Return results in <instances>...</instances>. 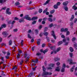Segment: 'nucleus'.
Listing matches in <instances>:
<instances>
[{
    "instance_id": "obj_61",
    "label": "nucleus",
    "mask_w": 77,
    "mask_h": 77,
    "mask_svg": "<svg viewBox=\"0 0 77 77\" xmlns=\"http://www.w3.org/2000/svg\"><path fill=\"white\" fill-rule=\"evenodd\" d=\"M47 30H48V28L47 27H45V32H46Z\"/></svg>"
},
{
    "instance_id": "obj_17",
    "label": "nucleus",
    "mask_w": 77,
    "mask_h": 77,
    "mask_svg": "<svg viewBox=\"0 0 77 77\" xmlns=\"http://www.w3.org/2000/svg\"><path fill=\"white\" fill-rule=\"evenodd\" d=\"M3 28H5L6 27V24L5 23H4L1 26Z\"/></svg>"
},
{
    "instance_id": "obj_30",
    "label": "nucleus",
    "mask_w": 77,
    "mask_h": 77,
    "mask_svg": "<svg viewBox=\"0 0 77 77\" xmlns=\"http://www.w3.org/2000/svg\"><path fill=\"white\" fill-rule=\"evenodd\" d=\"M48 21H49V22H52L53 21V19H52V18L49 17L48 19Z\"/></svg>"
},
{
    "instance_id": "obj_63",
    "label": "nucleus",
    "mask_w": 77,
    "mask_h": 77,
    "mask_svg": "<svg viewBox=\"0 0 77 77\" xmlns=\"http://www.w3.org/2000/svg\"><path fill=\"white\" fill-rule=\"evenodd\" d=\"M60 62H58L56 63V65L57 66H59V65H60Z\"/></svg>"
},
{
    "instance_id": "obj_45",
    "label": "nucleus",
    "mask_w": 77,
    "mask_h": 77,
    "mask_svg": "<svg viewBox=\"0 0 77 77\" xmlns=\"http://www.w3.org/2000/svg\"><path fill=\"white\" fill-rule=\"evenodd\" d=\"M35 48V46H34L31 49L32 50V51H34Z\"/></svg>"
},
{
    "instance_id": "obj_28",
    "label": "nucleus",
    "mask_w": 77,
    "mask_h": 77,
    "mask_svg": "<svg viewBox=\"0 0 77 77\" xmlns=\"http://www.w3.org/2000/svg\"><path fill=\"white\" fill-rule=\"evenodd\" d=\"M54 8L55 9H57L58 8V6L57 5H55L54 6Z\"/></svg>"
},
{
    "instance_id": "obj_25",
    "label": "nucleus",
    "mask_w": 77,
    "mask_h": 77,
    "mask_svg": "<svg viewBox=\"0 0 77 77\" xmlns=\"http://www.w3.org/2000/svg\"><path fill=\"white\" fill-rule=\"evenodd\" d=\"M70 51L71 52H73L74 51V49L72 47H70L69 48Z\"/></svg>"
},
{
    "instance_id": "obj_33",
    "label": "nucleus",
    "mask_w": 77,
    "mask_h": 77,
    "mask_svg": "<svg viewBox=\"0 0 77 77\" xmlns=\"http://www.w3.org/2000/svg\"><path fill=\"white\" fill-rule=\"evenodd\" d=\"M65 68H62L61 69V71L62 72H65Z\"/></svg>"
},
{
    "instance_id": "obj_22",
    "label": "nucleus",
    "mask_w": 77,
    "mask_h": 77,
    "mask_svg": "<svg viewBox=\"0 0 77 77\" xmlns=\"http://www.w3.org/2000/svg\"><path fill=\"white\" fill-rule=\"evenodd\" d=\"M74 15H72V17H71L70 19V21H72V20H73V19H74Z\"/></svg>"
},
{
    "instance_id": "obj_49",
    "label": "nucleus",
    "mask_w": 77,
    "mask_h": 77,
    "mask_svg": "<svg viewBox=\"0 0 77 77\" xmlns=\"http://www.w3.org/2000/svg\"><path fill=\"white\" fill-rule=\"evenodd\" d=\"M69 55L70 56V57L71 58L72 57V56H73V54H72V53H70Z\"/></svg>"
},
{
    "instance_id": "obj_8",
    "label": "nucleus",
    "mask_w": 77,
    "mask_h": 77,
    "mask_svg": "<svg viewBox=\"0 0 77 77\" xmlns=\"http://www.w3.org/2000/svg\"><path fill=\"white\" fill-rule=\"evenodd\" d=\"M48 73V72H46L45 71L43 72V73L42 74V76H44V75H47Z\"/></svg>"
},
{
    "instance_id": "obj_31",
    "label": "nucleus",
    "mask_w": 77,
    "mask_h": 77,
    "mask_svg": "<svg viewBox=\"0 0 77 77\" xmlns=\"http://www.w3.org/2000/svg\"><path fill=\"white\" fill-rule=\"evenodd\" d=\"M20 3L18 2H16L15 4V6H18V5H20Z\"/></svg>"
},
{
    "instance_id": "obj_44",
    "label": "nucleus",
    "mask_w": 77,
    "mask_h": 77,
    "mask_svg": "<svg viewBox=\"0 0 77 77\" xmlns=\"http://www.w3.org/2000/svg\"><path fill=\"white\" fill-rule=\"evenodd\" d=\"M70 33L69 32V31H67L66 32V35L67 36H68V35H69V34Z\"/></svg>"
},
{
    "instance_id": "obj_56",
    "label": "nucleus",
    "mask_w": 77,
    "mask_h": 77,
    "mask_svg": "<svg viewBox=\"0 0 77 77\" xmlns=\"http://www.w3.org/2000/svg\"><path fill=\"white\" fill-rule=\"evenodd\" d=\"M45 43H43L42 45V47L43 48L45 47Z\"/></svg>"
},
{
    "instance_id": "obj_6",
    "label": "nucleus",
    "mask_w": 77,
    "mask_h": 77,
    "mask_svg": "<svg viewBox=\"0 0 77 77\" xmlns=\"http://www.w3.org/2000/svg\"><path fill=\"white\" fill-rule=\"evenodd\" d=\"M51 32L52 33L51 34V35L53 36L54 39H56L57 37L55 35V34L54 33V31H52Z\"/></svg>"
},
{
    "instance_id": "obj_60",
    "label": "nucleus",
    "mask_w": 77,
    "mask_h": 77,
    "mask_svg": "<svg viewBox=\"0 0 77 77\" xmlns=\"http://www.w3.org/2000/svg\"><path fill=\"white\" fill-rule=\"evenodd\" d=\"M38 61H39L37 59H36L35 60L34 63H38Z\"/></svg>"
},
{
    "instance_id": "obj_1",
    "label": "nucleus",
    "mask_w": 77,
    "mask_h": 77,
    "mask_svg": "<svg viewBox=\"0 0 77 77\" xmlns=\"http://www.w3.org/2000/svg\"><path fill=\"white\" fill-rule=\"evenodd\" d=\"M68 1L65 2L63 3V5L64 6V9L66 11H68V8L67 7V5L68 4Z\"/></svg>"
},
{
    "instance_id": "obj_36",
    "label": "nucleus",
    "mask_w": 77,
    "mask_h": 77,
    "mask_svg": "<svg viewBox=\"0 0 77 77\" xmlns=\"http://www.w3.org/2000/svg\"><path fill=\"white\" fill-rule=\"evenodd\" d=\"M68 31V29L67 28H65L64 29V32H66Z\"/></svg>"
},
{
    "instance_id": "obj_11",
    "label": "nucleus",
    "mask_w": 77,
    "mask_h": 77,
    "mask_svg": "<svg viewBox=\"0 0 77 77\" xmlns=\"http://www.w3.org/2000/svg\"><path fill=\"white\" fill-rule=\"evenodd\" d=\"M56 26H54V25H53V24L52 23L49 25V27L50 28H51L53 26L54 27H56Z\"/></svg>"
},
{
    "instance_id": "obj_13",
    "label": "nucleus",
    "mask_w": 77,
    "mask_h": 77,
    "mask_svg": "<svg viewBox=\"0 0 77 77\" xmlns=\"http://www.w3.org/2000/svg\"><path fill=\"white\" fill-rule=\"evenodd\" d=\"M2 74H1V76H2L3 77H6V75L4 74V73H5V72H3V71H2Z\"/></svg>"
},
{
    "instance_id": "obj_14",
    "label": "nucleus",
    "mask_w": 77,
    "mask_h": 77,
    "mask_svg": "<svg viewBox=\"0 0 77 77\" xmlns=\"http://www.w3.org/2000/svg\"><path fill=\"white\" fill-rule=\"evenodd\" d=\"M20 23H24V20L23 18H20L19 20Z\"/></svg>"
},
{
    "instance_id": "obj_39",
    "label": "nucleus",
    "mask_w": 77,
    "mask_h": 77,
    "mask_svg": "<svg viewBox=\"0 0 77 77\" xmlns=\"http://www.w3.org/2000/svg\"><path fill=\"white\" fill-rule=\"evenodd\" d=\"M9 45H12V40H10L9 41Z\"/></svg>"
},
{
    "instance_id": "obj_18",
    "label": "nucleus",
    "mask_w": 77,
    "mask_h": 77,
    "mask_svg": "<svg viewBox=\"0 0 77 77\" xmlns=\"http://www.w3.org/2000/svg\"><path fill=\"white\" fill-rule=\"evenodd\" d=\"M75 67V66H73L72 68L70 69V72H73L74 71V67Z\"/></svg>"
},
{
    "instance_id": "obj_51",
    "label": "nucleus",
    "mask_w": 77,
    "mask_h": 77,
    "mask_svg": "<svg viewBox=\"0 0 77 77\" xmlns=\"http://www.w3.org/2000/svg\"><path fill=\"white\" fill-rule=\"evenodd\" d=\"M76 40V39L75 38L73 37L72 38V41L73 42V41H75Z\"/></svg>"
},
{
    "instance_id": "obj_7",
    "label": "nucleus",
    "mask_w": 77,
    "mask_h": 77,
    "mask_svg": "<svg viewBox=\"0 0 77 77\" xmlns=\"http://www.w3.org/2000/svg\"><path fill=\"white\" fill-rule=\"evenodd\" d=\"M9 10H10V8H7L6 10V12L7 14H8V15H11V12H9Z\"/></svg>"
},
{
    "instance_id": "obj_42",
    "label": "nucleus",
    "mask_w": 77,
    "mask_h": 77,
    "mask_svg": "<svg viewBox=\"0 0 77 77\" xmlns=\"http://www.w3.org/2000/svg\"><path fill=\"white\" fill-rule=\"evenodd\" d=\"M36 20H34L32 22V24H35L36 23Z\"/></svg>"
},
{
    "instance_id": "obj_21",
    "label": "nucleus",
    "mask_w": 77,
    "mask_h": 77,
    "mask_svg": "<svg viewBox=\"0 0 77 77\" xmlns=\"http://www.w3.org/2000/svg\"><path fill=\"white\" fill-rule=\"evenodd\" d=\"M50 0H47L46 2L44 4V5H47V3H48Z\"/></svg>"
},
{
    "instance_id": "obj_43",
    "label": "nucleus",
    "mask_w": 77,
    "mask_h": 77,
    "mask_svg": "<svg viewBox=\"0 0 77 77\" xmlns=\"http://www.w3.org/2000/svg\"><path fill=\"white\" fill-rule=\"evenodd\" d=\"M1 60H2V62H5V60H4V57H1Z\"/></svg>"
},
{
    "instance_id": "obj_41",
    "label": "nucleus",
    "mask_w": 77,
    "mask_h": 77,
    "mask_svg": "<svg viewBox=\"0 0 77 77\" xmlns=\"http://www.w3.org/2000/svg\"><path fill=\"white\" fill-rule=\"evenodd\" d=\"M23 62L24 61H23V60H22L20 63V65L21 66L23 65Z\"/></svg>"
},
{
    "instance_id": "obj_47",
    "label": "nucleus",
    "mask_w": 77,
    "mask_h": 77,
    "mask_svg": "<svg viewBox=\"0 0 77 77\" xmlns=\"http://www.w3.org/2000/svg\"><path fill=\"white\" fill-rule=\"evenodd\" d=\"M60 32H64V28H62L60 30Z\"/></svg>"
},
{
    "instance_id": "obj_53",
    "label": "nucleus",
    "mask_w": 77,
    "mask_h": 77,
    "mask_svg": "<svg viewBox=\"0 0 77 77\" xmlns=\"http://www.w3.org/2000/svg\"><path fill=\"white\" fill-rule=\"evenodd\" d=\"M38 12L40 13H41L42 12V9H39Z\"/></svg>"
},
{
    "instance_id": "obj_24",
    "label": "nucleus",
    "mask_w": 77,
    "mask_h": 77,
    "mask_svg": "<svg viewBox=\"0 0 77 77\" xmlns=\"http://www.w3.org/2000/svg\"><path fill=\"white\" fill-rule=\"evenodd\" d=\"M55 71H60V69H59V66H57L55 69Z\"/></svg>"
},
{
    "instance_id": "obj_2",
    "label": "nucleus",
    "mask_w": 77,
    "mask_h": 77,
    "mask_svg": "<svg viewBox=\"0 0 77 77\" xmlns=\"http://www.w3.org/2000/svg\"><path fill=\"white\" fill-rule=\"evenodd\" d=\"M69 62V64L70 65H75L77 64V62H73V60L71 58L68 59L67 60Z\"/></svg>"
},
{
    "instance_id": "obj_46",
    "label": "nucleus",
    "mask_w": 77,
    "mask_h": 77,
    "mask_svg": "<svg viewBox=\"0 0 77 77\" xmlns=\"http://www.w3.org/2000/svg\"><path fill=\"white\" fill-rule=\"evenodd\" d=\"M47 17H44L43 18V21H47Z\"/></svg>"
},
{
    "instance_id": "obj_54",
    "label": "nucleus",
    "mask_w": 77,
    "mask_h": 77,
    "mask_svg": "<svg viewBox=\"0 0 77 77\" xmlns=\"http://www.w3.org/2000/svg\"><path fill=\"white\" fill-rule=\"evenodd\" d=\"M11 22H12V21L10 20L8 22V24H11Z\"/></svg>"
},
{
    "instance_id": "obj_38",
    "label": "nucleus",
    "mask_w": 77,
    "mask_h": 77,
    "mask_svg": "<svg viewBox=\"0 0 77 77\" xmlns=\"http://www.w3.org/2000/svg\"><path fill=\"white\" fill-rule=\"evenodd\" d=\"M28 55V54H27V53H24V58H26Z\"/></svg>"
},
{
    "instance_id": "obj_4",
    "label": "nucleus",
    "mask_w": 77,
    "mask_h": 77,
    "mask_svg": "<svg viewBox=\"0 0 77 77\" xmlns=\"http://www.w3.org/2000/svg\"><path fill=\"white\" fill-rule=\"evenodd\" d=\"M24 18L27 20H28L29 21H31L32 20V19L30 17H29V15H26V16L24 17Z\"/></svg>"
},
{
    "instance_id": "obj_20",
    "label": "nucleus",
    "mask_w": 77,
    "mask_h": 77,
    "mask_svg": "<svg viewBox=\"0 0 77 77\" xmlns=\"http://www.w3.org/2000/svg\"><path fill=\"white\" fill-rule=\"evenodd\" d=\"M63 44V42L62 41H60L58 43V45H60L61 44Z\"/></svg>"
},
{
    "instance_id": "obj_59",
    "label": "nucleus",
    "mask_w": 77,
    "mask_h": 77,
    "mask_svg": "<svg viewBox=\"0 0 77 77\" xmlns=\"http://www.w3.org/2000/svg\"><path fill=\"white\" fill-rule=\"evenodd\" d=\"M57 6H60V2H57Z\"/></svg>"
},
{
    "instance_id": "obj_16",
    "label": "nucleus",
    "mask_w": 77,
    "mask_h": 77,
    "mask_svg": "<svg viewBox=\"0 0 77 77\" xmlns=\"http://www.w3.org/2000/svg\"><path fill=\"white\" fill-rule=\"evenodd\" d=\"M72 9H74V10H77V7L75 6V5H74L72 7Z\"/></svg>"
},
{
    "instance_id": "obj_12",
    "label": "nucleus",
    "mask_w": 77,
    "mask_h": 77,
    "mask_svg": "<svg viewBox=\"0 0 77 77\" xmlns=\"http://www.w3.org/2000/svg\"><path fill=\"white\" fill-rule=\"evenodd\" d=\"M38 42H37V44L38 45H39L41 44V39H39L37 40Z\"/></svg>"
},
{
    "instance_id": "obj_50",
    "label": "nucleus",
    "mask_w": 77,
    "mask_h": 77,
    "mask_svg": "<svg viewBox=\"0 0 77 77\" xmlns=\"http://www.w3.org/2000/svg\"><path fill=\"white\" fill-rule=\"evenodd\" d=\"M51 42H52V43H55L56 41L52 39L51 40Z\"/></svg>"
},
{
    "instance_id": "obj_57",
    "label": "nucleus",
    "mask_w": 77,
    "mask_h": 77,
    "mask_svg": "<svg viewBox=\"0 0 77 77\" xmlns=\"http://www.w3.org/2000/svg\"><path fill=\"white\" fill-rule=\"evenodd\" d=\"M41 53H37L36 54V55L38 56H41Z\"/></svg>"
},
{
    "instance_id": "obj_19",
    "label": "nucleus",
    "mask_w": 77,
    "mask_h": 77,
    "mask_svg": "<svg viewBox=\"0 0 77 77\" xmlns=\"http://www.w3.org/2000/svg\"><path fill=\"white\" fill-rule=\"evenodd\" d=\"M55 12V10H54V9L52 10L50 12V14H54V13Z\"/></svg>"
},
{
    "instance_id": "obj_48",
    "label": "nucleus",
    "mask_w": 77,
    "mask_h": 77,
    "mask_svg": "<svg viewBox=\"0 0 77 77\" xmlns=\"http://www.w3.org/2000/svg\"><path fill=\"white\" fill-rule=\"evenodd\" d=\"M28 38H30V39H31L32 38V37H31V36H30V34H28Z\"/></svg>"
},
{
    "instance_id": "obj_29",
    "label": "nucleus",
    "mask_w": 77,
    "mask_h": 77,
    "mask_svg": "<svg viewBox=\"0 0 77 77\" xmlns=\"http://www.w3.org/2000/svg\"><path fill=\"white\" fill-rule=\"evenodd\" d=\"M54 65V64L51 63L48 64L49 66H51V67H53Z\"/></svg>"
},
{
    "instance_id": "obj_5",
    "label": "nucleus",
    "mask_w": 77,
    "mask_h": 77,
    "mask_svg": "<svg viewBox=\"0 0 77 77\" xmlns=\"http://www.w3.org/2000/svg\"><path fill=\"white\" fill-rule=\"evenodd\" d=\"M2 35H4V37L5 38H6V36H7L9 35V34L7 33V32L6 31H4L2 33Z\"/></svg>"
},
{
    "instance_id": "obj_10",
    "label": "nucleus",
    "mask_w": 77,
    "mask_h": 77,
    "mask_svg": "<svg viewBox=\"0 0 77 77\" xmlns=\"http://www.w3.org/2000/svg\"><path fill=\"white\" fill-rule=\"evenodd\" d=\"M38 18V17H34L32 18V21H34L35 20H37Z\"/></svg>"
},
{
    "instance_id": "obj_9",
    "label": "nucleus",
    "mask_w": 77,
    "mask_h": 77,
    "mask_svg": "<svg viewBox=\"0 0 77 77\" xmlns=\"http://www.w3.org/2000/svg\"><path fill=\"white\" fill-rule=\"evenodd\" d=\"M51 50H56V46H52L50 47Z\"/></svg>"
},
{
    "instance_id": "obj_64",
    "label": "nucleus",
    "mask_w": 77,
    "mask_h": 77,
    "mask_svg": "<svg viewBox=\"0 0 77 77\" xmlns=\"http://www.w3.org/2000/svg\"><path fill=\"white\" fill-rule=\"evenodd\" d=\"M42 24H45V21H44V20L42 21Z\"/></svg>"
},
{
    "instance_id": "obj_23",
    "label": "nucleus",
    "mask_w": 77,
    "mask_h": 77,
    "mask_svg": "<svg viewBox=\"0 0 77 77\" xmlns=\"http://www.w3.org/2000/svg\"><path fill=\"white\" fill-rule=\"evenodd\" d=\"M55 62H57V61H59L60 60V58H55L54 59Z\"/></svg>"
},
{
    "instance_id": "obj_62",
    "label": "nucleus",
    "mask_w": 77,
    "mask_h": 77,
    "mask_svg": "<svg viewBox=\"0 0 77 77\" xmlns=\"http://www.w3.org/2000/svg\"><path fill=\"white\" fill-rule=\"evenodd\" d=\"M19 20V19L18 18H17V17H15L14 18V20Z\"/></svg>"
},
{
    "instance_id": "obj_27",
    "label": "nucleus",
    "mask_w": 77,
    "mask_h": 77,
    "mask_svg": "<svg viewBox=\"0 0 77 77\" xmlns=\"http://www.w3.org/2000/svg\"><path fill=\"white\" fill-rule=\"evenodd\" d=\"M42 68V70L43 71H45L46 70V68H45V66H43Z\"/></svg>"
},
{
    "instance_id": "obj_52",
    "label": "nucleus",
    "mask_w": 77,
    "mask_h": 77,
    "mask_svg": "<svg viewBox=\"0 0 77 77\" xmlns=\"http://www.w3.org/2000/svg\"><path fill=\"white\" fill-rule=\"evenodd\" d=\"M63 68H65L66 67V65L65 63L63 64V66H62Z\"/></svg>"
},
{
    "instance_id": "obj_32",
    "label": "nucleus",
    "mask_w": 77,
    "mask_h": 77,
    "mask_svg": "<svg viewBox=\"0 0 77 77\" xmlns=\"http://www.w3.org/2000/svg\"><path fill=\"white\" fill-rule=\"evenodd\" d=\"M20 54L19 53H18L17 55V59H20Z\"/></svg>"
},
{
    "instance_id": "obj_26",
    "label": "nucleus",
    "mask_w": 77,
    "mask_h": 77,
    "mask_svg": "<svg viewBox=\"0 0 77 77\" xmlns=\"http://www.w3.org/2000/svg\"><path fill=\"white\" fill-rule=\"evenodd\" d=\"M43 34L44 35H45L46 36H47L48 35V32H45L43 33Z\"/></svg>"
},
{
    "instance_id": "obj_35",
    "label": "nucleus",
    "mask_w": 77,
    "mask_h": 77,
    "mask_svg": "<svg viewBox=\"0 0 77 77\" xmlns=\"http://www.w3.org/2000/svg\"><path fill=\"white\" fill-rule=\"evenodd\" d=\"M60 49H61V48L60 47L57 48L56 50L57 51V52H59V51L60 50Z\"/></svg>"
},
{
    "instance_id": "obj_37",
    "label": "nucleus",
    "mask_w": 77,
    "mask_h": 77,
    "mask_svg": "<svg viewBox=\"0 0 77 77\" xmlns=\"http://www.w3.org/2000/svg\"><path fill=\"white\" fill-rule=\"evenodd\" d=\"M20 45L22 46H23V45H24V41L23 40H22L21 41V42H20Z\"/></svg>"
},
{
    "instance_id": "obj_58",
    "label": "nucleus",
    "mask_w": 77,
    "mask_h": 77,
    "mask_svg": "<svg viewBox=\"0 0 77 77\" xmlns=\"http://www.w3.org/2000/svg\"><path fill=\"white\" fill-rule=\"evenodd\" d=\"M74 47L75 48H77V44L75 43L74 44Z\"/></svg>"
},
{
    "instance_id": "obj_34",
    "label": "nucleus",
    "mask_w": 77,
    "mask_h": 77,
    "mask_svg": "<svg viewBox=\"0 0 77 77\" xmlns=\"http://www.w3.org/2000/svg\"><path fill=\"white\" fill-rule=\"evenodd\" d=\"M46 38L48 42H50V38L49 37L46 36Z\"/></svg>"
},
{
    "instance_id": "obj_15",
    "label": "nucleus",
    "mask_w": 77,
    "mask_h": 77,
    "mask_svg": "<svg viewBox=\"0 0 77 77\" xmlns=\"http://www.w3.org/2000/svg\"><path fill=\"white\" fill-rule=\"evenodd\" d=\"M34 74V73L33 72H31L28 75V77H31Z\"/></svg>"
},
{
    "instance_id": "obj_40",
    "label": "nucleus",
    "mask_w": 77,
    "mask_h": 77,
    "mask_svg": "<svg viewBox=\"0 0 77 77\" xmlns=\"http://www.w3.org/2000/svg\"><path fill=\"white\" fill-rule=\"evenodd\" d=\"M48 52V50L47 49H45L43 53L45 54L46 53H47V52Z\"/></svg>"
},
{
    "instance_id": "obj_55",
    "label": "nucleus",
    "mask_w": 77,
    "mask_h": 77,
    "mask_svg": "<svg viewBox=\"0 0 77 77\" xmlns=\"http://www.w3.org/2000/svg\"><path fill=\"white\" fill-rule=\"evenodd\" d=\"M6 59H9V56L8 55H7L5 56Z\"/></svg>"
},
{
    "instance_id": "obj_3",
    "label": "nucleus",
    "mask_w": 77,
    "mask_h": 77,
    "mask_svg": "<svg viewBox=\"0 0 77 77\" xmlns=\"http://www.w3.org/2000/svg\"><path fill=\"white\" fill-rule=\"evenodd\" d=\"M48 11V8H46L45 10H44L43 12V14H45L46 13V14L47 15H49V12H47Z\"/></svg>"
}]
</instances>
